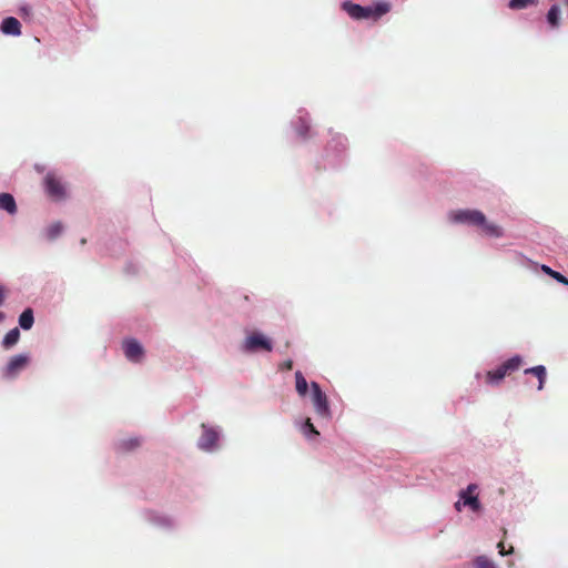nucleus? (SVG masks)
Masks as SVG:
<instances>
[{"label":"nucleus","instance_id":"21","mask_svg":"<svg viewBox=\"0 0 568 568\" xmlns=\"http://www.w3.org/2000/svg\"><path fill=\"white\" fill-rule=\"evenodd\" d=\"M63 231V226L60 222L53 223L47 230V236L50 240L57 239Z\"/></svg>","mask_w":568,"mask_h":568},{"label":"nucleus","instance_id":"30","mask_svg":"<svg viewBox=\"0 0 568 568\" xmlns=\"http://www.w3.org/2000/svg\"><path fill=\"white\" fill-rule=\"evenodd\" d=\"M6 315L4 313L0 312V323L4 320Z\"/></svg>","mask_w":568,"mask_h":568},{"label":"nucleus","instance_id":"12","mask_svg":"<svg viewBox=\"0 0 568 568\" xmlns=\"http://www.w3.org/2000/svg\"><path fill=\"white\" fill-rule=\"evenodd\" d=\"M0 210L6 211L10 215L17 213L16 200L10 193H0Z\"/></svg>","mask_w":568,"mask_h":568},{"label":"nucleus","instance_id":"24","mask_svg":"<svg viewBox=\"0 0 568 568\" xmlns=\"http://www.w3.org/2000/svg\"><path fill=\"white\" fill-rule=\"evenodd\" d=\"M19 13L21 17L28 18V17L32 16V8L28 4H24V6L20 7Z\"/></svg>","mask_w":568,"mask_h":568},{"label":"nucleus","instance_id":"4","mask_svg":"<svg viewBox=\"0 0 568 568\" xmlns=\"http://www.w3.org/2000/svg\"><path fill=\"white\" fill-rule=\"evenodd\" d=\"M311 388L312 403L315 413L322 418L329 419L332 417V413L329 409L326 394L321 389L320 385L316 382L311 383Z\"/></svg>","mask_w":568,"mask_h":568},{"label":"nucleus","instance_id":"14","mask_svg":"<svg viewBox=\"0 0 568 568\" xmlns=\"http://www.w3.org/2000/svg\"><path fill=\"white\" fill-rule=\"evenodd\" d=\"M547 22L552 29H557L560 26V7L559 4H552L547 13Z\"/></svg>","mask_w":568,"mask_h":568},{"label":"nucleus","instance_id":"13","mask_svg":"<svg viewBox=\"0 0 568 568\" xmlns=\"http://www.w3.org/2000/svg\"><path fill=\"white\" fill-rule=\"evenodd\" d=\"M526 375H534L535 377L538 378V389L541 390L544 388V384H545V379H546V368L545 366L542 365H538V366H535V367H531V368H527L525 369L524 372Z\"/></svg>","mask_w":568,"mask_h":568},{"label":"nucleus","instance_id":"22","mask_svg":"<svg viewBox=\"0 0 568 568\" xmlns=\"http://www.w3.org/2000/svg\"><path fill=\"white\" fill-rule=\"evenodd\" d=\"M303 433L305 436H308V433H311L315 436L320 435L318 430L315 428V426L311 422V418H306L304 426H303Z\"/></svg>","mask_w":568,"mask_h":568},{"label":"nucleus","instance_id":"10","mask_svg":"<svg viewBox=\"0 0 568 568\" xmlns=\"http://www.w3.org/2000/svg\"><path fill=\"white\" fill-rule=\"evenodd\" d=\"M203 433L199 439V447L203 450H212L216 447L219 440V433L202 424Z\"/></svg>","mask_w":568,"mask_h":568},{"label":"nucleus","instance_id":"8","mask_svg":"<svg viewBox=\"0 0 568 568\" xmlns=\"http://www.w3.org/2000/svg\"><path fill=\"white\" fill-rule=\"evenodd\" d=\"M123 352L125 357L133 363H140L144 355L142 345L134 338L123 342Z\"/></svg>","mask_w":568,"mask_h":568},{"label":"nucleus","instance_id":"7","mask_svg":"<svg viewBox=\"0 0 568 568\" xmlns=\"http://www.w3.org/2000/svg\"><path fill=\"white\" fill-rule=\"evenodd\" d=\"M478 486L476 484H469L466 489L459 491L460 500L463 506L469 507L473 511L478 513L481 510V504L478 496L475 495Z\"/></svg>","mask_w":568,"mask_h":568},{"label":"nucleus","instance_id":"15","mask_svg":"<svg viewBox=\"0 0 568 568\" xmlns=\"http://www.w3.org/2000/svg\"><path fill=\"white\" fill-rule=\"evenodd\" d=\"M19 338H20V331L18 327H14V328L10 329L3 337L2 346L6 349H9L19 342Z\"/></svg>","mask_w":568,"mask_h":568},{"label":"nucleus","instance_id":"17","mask_svg":"<svg viewBox=\"0 0 568 568\" xmlns=\"http://www.w3.org/2000/svg\"><path fill=\"white\" fill-rule=\"evenodd\" d=\"M34 323L33 311L31 308L24 310L19 317V325L23 329H30Z\"/></svg>","mask_w":568,"mask_h":568},{"label":"nucleus","instance_id":"20","mask_svg":"<svg viewBox=\"0 0 568 568\" xmlns=\"http://www.w3.org/2000/svg\"><path fill=\"white\" fill-rule=\"evenodd\" d=\"M541 270L550 275L552 278H555L557 282L561 283V284H565V285H568V278L566 276H564L562 274H560L559 272H556L554 270H551L549 266L547 265H542Z\"/></svg>","mask_w":568,"mask_h":568},{"label":"nucleus","instance_id":"27","mask_svg":"<svg viewBox=\"0 0 568 568\" xmlns=\"http://www.w3.org/2000/svg\"><path fill=\"white\" fill-rule=\"evenodd\" d=\"M462 506H463V500H460V498L455 503V509L457 511H460L462 510Z\"/></svg>","mask_w":568,"mask_h":568},{"label":"nucleus","instance_id":"26","mask_svg":"<svg viewBox=\"0 0 568 568\" xmlns=\"http://www.w3.org/2000/svg\"><path fill=\"white\" fill-rule=\"evenodd\" d=\"M497 547L499 548V554H500L501 556H505V555H507V554H511V552L514 551V548H513V547H510V548H509V550H508V551H506V550H505V546H504V542H503V541L498 542Z\"/></svg>","mask_w":568,"mask_h":568},{"label":"nucleus","instance_id":"25","mask_svg":"<svg viewBox=\"0 0 568 568\" xmlns=\"http://www.w3.org/2000/svg\"><path fill=\"white\" fill-rule=\"evenodd\" d=\"M297 132L302 138H306L307 135L308 126L305 124L303 120H301V126L297 129Z\"/></svg>","mask_w":568,"mask_h":568},{"label":"nucleus","instance_id":"3","mask_svg":"<svg viewBox=\"0 0 568 568\" xmlns=\"http://www.w3.org/2000/svg\"><path fill=\"white\" fill-rule=\"evenodd\" d=\"M521 364L523 358L519 355L507 359L497 368L487 372L486 383L491 385L499 384L507 375H510L513 372L519 369Z\"/></svg>","mask_w":568,"mask_h":568},{"label":"nucleus","instance_id":"11","mask_svg":"<svg viewBox=\"0 0 568 568\" xmlns=\"http://www.w3.org/2000/svg\"><path fill=\"white\" fill-rule=\"evenodd\" d=\"M1 31L6 34L10 36H20L21 34V23L18 19L13 17H8L1 22Z\"/></svg>","mask_w":568,"mask_h":568},{"label":"nucleus","instance_id":"18","mask_svg":"<svg viewBox=\"0 0 568 568\" xmlns=\"http://www.w3.org/2000/svg\"><path fill=\"white\" fill-rule=\"evenodd\" d=\"M295 386H296V392L298 393L300 396H305L306 393H307V388H308V384H307V381L305 379V377L303 376V374L297 371L295 373Z\"/></svg>","mask_w":568,"mask_h":568},{"label":"nucleus","instance_id":"32","mask_svg":"<svg viewBox=\"0 0 568 568\" xmlns=\"http://www.w3.org/2000/svg\"><path fill=\"white\" fill-rule=\"evenodd\" d=\"M286 367L291 368L292 367V363L290 362L288 364H286Z\"/></svg>","mask_w":568,"mask_h":568},{"label":"nucleus","instance_id":"6","mask_svg":"<svg viewBox=\"0 0 568 568\" xmlns=\"http://www.w3.org/2000/svg\"><path fill=\"white\" fill-rule=\"evenodd\" d=\"M29 357L23 354L16 355L10 358L7 366L3 368L2 375L4 378L16 377L23 368L27 367Z\"/></svg>","mask_w":568,"mask_h":568},{"label":"nucleus","instance_id":"29","mask_svg":"<svg viewBox=\"0 0 568 568\" xmlns=\"http://www.w3.org/2000/svg\"><path fill=\"white\" fill-rule=\"evenodd\" d=\"M562 1V4H564V8H565V11L568 16V0H561Z\"/></svg>","mask_w":568,"mask_h":568},{"label":"nucleus","instance_id":"1","mask_svg":"<svg viewBox=\"0 0 568 568\" xmlns=\"http://www.w3.org/2000/svg\"><path fill=\"white\" fill-rule=\"evenodd\" d=\"M450 219L456 223L480 226L488 236L500 237L504 234L500 226L488 223L484 213L478 210H458L450 214Z\"/></svg>","mask_w":568,"mask_h":568},{"label":"nucleus","instance_id":"9","mask_svg":"<svg viewBox=\"0 0 568 568\" xmlns=\"http://www.w3.org/2000/svg\"><path fill=\"white\" fill-rule=\"evenodd\" d=\"M245 349L248 352H255L257 349L271 352L272 343L262 334L253 333L245 339Z\"/></svg>","mask_w":568,"mask_h":568},{"label":"nucleus","instance_id":"16","mask_svg":"<svg viewBox=\"0 0 568 568\" xmlns=\"http://www.w3.org/2000/svg\"><path fill=\"white\" fill-rule=\"evenodd\" d=\"M141 445V440L138 437H131L126 439H122L119 443V450L123 453L132 452Z\"/></svg>","mask_w":568,"mask_h":568},{"label":"nucleus","instance_id":"23","mask_svg":"<svg viewBox=\"0 0 568 568\" xmlns=\"http://www.w3.org/2000/svg\"><path fill=\"white\" fill-rule=\"evenodd\" d=\"M475 564L479 568H494V564L491 562V560H489L485 556L477 557Z\"/></svg>","mask_w":568,"mask_h":568},{"label":"nucleus","instance_id":"2","mask_svg":"<svg viewBox=\"0 0 568 568\" xmlns=\"http://www.w3.org/2000/svg\"><path fill=\"white\" fill-rule=\"evenodd\" d=\"M342 9L354 20L374 19L377 20L390 10L388 2H378L374 7H362L352 1H344Z\"/></svg>","mask_w":568,"mask_h":568},{"label":"nucleus","instance_id":"31","mask_svg":"<svg viewBox=\"0 0 568 568\" xmlns=\"http://www.w3.org/2000/svg\"><path fill=\"white\" fill-rule=\"evenodd\" d=\"M87 243V240L85 239H82L81 240V244L84 245Z\"/></svg>","mask_w":568,"mask_h":568},{"label":"nucleus","instance_id":"5","mask_svg":"<svg viewBox=\"0 0 568 568\" xmlns=\"http://www.w3.org/2000/svg\"><path fill=\"white\" fill-rule=\"evenodd\" d=\"M44 186L48 195L54 201H61L67 197L65 186L54 173L49 172L44 176Z\"/></svg>","mask_w":568,"mask_h":568},{"label":"nucleus","instance_id":"19","mask_svg":"<svg viewBox=\"0 0 568 568\" xmlns=\"http://www.w3.org/2000/svg\"><path fill=\"white\" fill-rule=\"evenodd\" d=\"M539 1L538 0H510L509 3H508V7L513 10H520V9H525L529 6H538Z\"/></svg>","mask_w":568,"mask_h":568},{"label":"nucleus","instance_id":"28","mask_svg":"<svg viewBox=\"0 0 568 568\" xmlns=\"http://www.w3.org/2000/svg\"><path fill=\"white\" fill-rule=\"evenodd\" d=\"M4 298H6L4 291H3V288L0 286V305H2V304H3Z\"/></svg>","mask_w":568,"mask_h":568}]
</instances>
